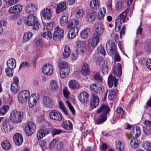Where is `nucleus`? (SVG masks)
<instances>
[{
	"mask_svg": "<svg viewBox=\"0 0 151 151\" xmlns=\"http://www.w3.org/2000/svg\"><path fill=\"white\" fill-rule=\"evenodd\" d=\"M110 111L109 107L105 105H102L96 111L98 114L102 112L101 114L99 115V117L96 120V123L99 124L105 122L107 119V114Z\"/></svg>",
	"mask_w": 151,
	"mask_h": 151,
	"instance_id": "nucleus-1",
	"label": "nucleus"
},
{
	"mask_svg": "<svg viewBox=\"0 0 151 151\" xmlns=\"http://www.w3.org/2000/svg\"><path fill=\"white\" fill-rule=\"evenodd\" d=\"M59 66L60 68V75L62 78L66 77L68 74L70 69L67 63L63 61L60 60L58 62Z\"/></svg>",
	"mask_w": 151,
	"mask_h": 151,
	"instance_id": "nucleus-2",
	"label": "nucleus"
},
{
	"mask_svg": "<svg viewBox=\"0 0 151 151\" xmlns=\"http://www.w3.org/2000/svg\"><path fill=\"white\" fill-rule=\"evenodd\" d=\"M9 119L12 123L18 124L22 122L23 116L21 112L16 110H14L12 111L10 114Z\"/></svg>",
	"mask_w": 151,
	"mask_h": 151,
	"instance_id": "nucleus-3",
	"label": "nucleus"
},
{
	"mask_svg": "<svg viewBox=\"0 0 151 151\" xmlns=\"http://www.w3.org/2000/svg\"><path fill=\"white\" fill-rule=\"evenodd\" d=\"M129 10V9H126L119 15L118 18L116 20L115 22L116 31L117 32L120 29L122 24V20L123 22H124L127 16V13L128 12Z\"/></svg>",
	"mask_w": 151,
	"mask_h": 151,
	"instance_id": "nucleus-4",
	"label": "nucleus"
},
{
	"mask_svg": "<svg viewBox=\"0 0 151 151\" xmlns=\"http://www.w3.org/2000/svg\"><path fill=\"white\" fill-rule=\"evenodd\" d=\"M30 95L29 91L28 90H24L21 91L18 94V99L20 103L27 102Z\"/></svg>",
	"mask_w": 151,
	"mask_h": 151,
	"instance_id": "nucleus-5",
	"label": "nucleus"
},
{
	"mask_svg": "<svg viewBox=\"0 0 151 151\" xmlns=\"http://www.w3.org/2000/svg\"><path fill=\"white\" fill-rule=\"evenodd\" d=\"M54 6L52 5L48 6L43 9L42 12V15L43 18L47 20H50L52 17V8Z\"/></svg>",
	"mask_w": 151,
	"mask_h": 151,
	"instance_id": "nucleus-6",
	"label": "nucleus"
},
{
	"mask_svg": "<svg viewBox=\"0 0 151 151\" xmlns=\"http://www.w3.org/2000/svg\"><path fill=\"white\" fill-rule=\"evenodd\" d=\"M106 48L109 55H113L116 52L115 44L111 40H109L106 42Z\"/></svg>",
	"mask_w": 151,
	"mask_h": 151,
	"instance_id": "nucleus-7",
	"label": "nucleus"
},
{
	"mask_svg": "<svg viewBox=\"0 0 151 151\" xmlns=\"http://www.w3.org/2000/svg\"><path fill=\"white\" fill-rule=\"evenodd\" d=\"M22 7L20 4H17L14 6L10 7L8 11L9 12L10 14H15L14 19L17 18L18 15L22 11Z\"/></svg>",
	"mask_w": 151,
	"mask_h": 151,
	"instance_id": "nucleus-8",
	"label": "nucleus"
},
{
	"mask_svg": "<svg viewBox=\"0 0 151 151\" xmlns=\"http://www.w3.org/2000/svg\"><path fill=\"white\" fill-rule=\"evenodd\" d=\"M35 124L32 122H30L27 123L25 127V132L26 135L30 136L35 132Z\"/></svg>",
	"mask_w": 151,
	"mask_h": 151,
	"instance_id": "nucleus-9",
	"label": "nucleus"
},
{
	"mask_svg": "<svg viewBox=\"0 0 151 151\" xmlns=\"http://www.w3.org/2000/svg\"><path fill=\"white\" fill-rule=\"evenodd\" d=\"M140 134V129L139 127H134L131 131L130 133L131 137L129 135H127V137L129 139H131L130 140L131 142H132V138L135 139L139 137Z\"/></svg>",
	"mask_w": 151,
	"mask_h": 151,
	"instance_id": "nucleus-10",
	"label": "nucleus"
},
{
	"mask_svg": "<svg viewBox=\"0 0 151 151\" xmlns=\"http://www.w3.org/2000/svg\"><path fill=\"white\" fill-rule=\"evenodd\" d=\"M96 17V12L91 9L88 10L86 16V22H91L95 19Z\"/></svg>",
	"mask_w": 151,
	"mask_h": 151,
	"instance_id": "nucleus-11",
	"label": "nucleus"
},
{
	"mask_svg": "<svg viewBox=\"0 0 151 151\" xmlns=\"http://www.w3.org/2000/svg\"><path fill=\"white\" fill-rule=\"evenodd\" d=\"M95 32L93 34H97L99 36L103 33L104 30V25L101 22H98L95 24Z\"/></svg>",
	"mask_w": 151,
	"mask_h": 151,
	"instance_id": "nucleus-12",
	"label": "nucleus"
},
{
	"mask_svg": "<svg viewBox=\"0 0 151 151\" xmlns=\"http://www.w3.org/2000/svg\"><path fill=\"white\" fill-rule=\"evenodd\" d=\"M38 96L35 93L32 94L28 98V105L30 107L36 105L38 100Z\"/></svg>",
	"mask_w": 151,
	"mask_h": 151,
	"instance_id": "nucleus-13",
	"label": "nucleus"
},
{
	"mask_svg": "<svg viewBox=\"0 0 151 151\" xmlns=\"http://www.w3.org/2000/svg\"><path fill=\"white\" fill-rule=\"evenodd\" d=\"M78 97L79 101L82 104H85L89 101V94L86 91L80 93Z\"/></svg>",
	"mask_w": 151,
	"mask_h": 151,
	"instance_id": "nucleus-14",
	"label": "nucleus"
},
{
	"mask_svg": "<svg viewBox=\"0 0 151 151\" xmlns=\"http://www.w3.org/2000/svg\"><path fill=\"white\" fill-rule=\"evenodd\" d=\"M42 100L43 104L46 107L51 108L54 104L53 100L49 96H44Z\"/></svg>",
	"mask_w": 151,
	"mask_h": 151,
	"instance_id": "nucleus-15",
	"label": "nucleus"
},
{
	"mask_svg": "<svg viewBox=\"0 0 151 151\" xmlns=\"http://www.w3.org/2000/svg\"><path fill=\"white\" fill-rule=\"evenodd\" d=\"M91 90L97 94H101L103 91L102 86L98 84H93L90 86Z\"/></svg>",
	"mask_w": 151,
	"mask_h": 151,
	"instance_id": "nucleus-16",
	"label": "nucleus"
},
{
	"mask_svg": "<svg viewBox=\"0 0 151 151\" xmlns=\"http://www.w3.org/2000/svg\"><path fill=\"white\" fill-rule=\"evenodd\" d=\"M42 71L44 74L47 76L51 75L53 71L51 65L50 64H46L43 66Z\"/></svg>",
	"mask_w": 151,
	"mask_h": 151,
	"instance_id": "nucleus-17",
	"label": "nucleus"
},
{
	"mask_svg": "<svg viewBox=\"0 0 151 151\" xmlns=\"http://www.w3.org/2000/svg\"><path fill=\"white\" fill-rule=\"evenodd\" d=\"M49 116L51 119L56 121H61L62 119V115L58 111H51L49 114Z\"/></svg>",
	"mask_w": 151,
	"mask_h": 151,
	"instance_id": "nucleus-18",
	"label": "nucleus"
},
{
	"mask_svg": "<svg viewBox=\"0 0 151 151\" xmlns=\"http://www.w3.org/2000/svg\"><path fill=\"white\" fill-rule=\"evenodd\" d=\"M145 126L143 127V131L146 135L151 134V121L145 120L144 122Z\"/></svg>",
	"mask_w": 151,
	"mask_h": 151,
	"instance_id": "nucleus-19",
	"label": "nucleus"
},
{
	"mask_svg": "<svg viewBox=\"0 0 151 151\" xmlns=\"http://www.w3.org/2000/svg\"><path fill=\"white\" fill-rule=\"evenodd\" d=\"M37 6L35 4L31 3L28 4L26 7V10L28 13H33L37 11Z\"/></svg>",
	"mask_w": 151,
	"mask_h": 151,
	"instance_id": "nucleus-20",
	"label": "nucleus"
},
{
	"mask_svg": "<svg viewBox=\"0 0 151 151\" xmlns=\"http://www.w3.org/2000/svg\"><path fill=\"white\" fill-rule=\"evenodd\" d=\"M118 79H116L115 77H114L111 75H110L108 78V84L110 88H111L113 84H114V86L115 87H117Z\"/></svg>",
	"mask_w": 151,
	"mask_h": 151,
	"instance_id": "nucleus-21",
	"label": "nucleus"
},
{
	"mask_svg": "<svg viewBox=\"0 0 151 151\" xmlns=\"http://www.w3.org/2000/svg\"><path fill=\"white\" fill-rule=\"evenodd\" d=\"M77 49L76 50L78 51L79 52L80 51L83 53H84L85 50V44L83 41L78 40L76 42Z\"/></svg>",
	"mask_w": 151,
	"mask_h": 151,
	"instance_id": "nucleus-22",
	"label": "nucleus"
},
{
	"mask_svg": "<svg viewBox=\"0 0 151 151\" xmlns=\"http://www.w3.org/2000/svg\"><path fill=\"white\" fill-rule=\"evenodd\" d=\"M36 19L35 17L33 15L30 14L25 19V23L28 26H33Z\"/></svg>",
	"mask_w": 151,
	"mask_h": 151,
	"instance_id": "nucleus-23",
	"label": "nucleus"
},
{
	"mask_svg": "<svg viewBox=\"0 0 151 151\" xmlns=\"http://www.w3.org/2000/svg\"><path fill=\"white\" fill-rule=\"evenodd\" d=\"M66 9L65 1L61 2L58 4L56 9L57 14L64 11Z\"/></svg>",
	"mask_w": 151,
	"mask_h": 151,
	"instance_id": "nucleus-24",
	"label": "nucleus"
},
{
	"mask_svg": "<svg viewBox=\"0 0 151 151\" xmlns=\"http://www.w3.org/2000/svg\"><path fill=\"white\" fill-rule=\"evenodd\" d=\"M78 28H74L71 29L69 32L68 34V37L69 39H72L78 35Z\"/></svg>",
	"mask_w": 151,
	"mask_h": 151,
	"instance_id": "nucleus-25",
	"label": "nucleus"
},
{
	"mask_svg": "<svg viewBox=\"0 0 151 151\" xmlns=\"http://www.w3.org/2000/svg\"><path fill=\"white\" fill-rule=\"evenodd\" d=\"M93 100L90 102V107L94 109L97 107L99 103V99L98 97L94 94H93Z\"/></svg>",
	"mask_w": 151,
	"mask_h": 151,
	"instance_id": "nucleus-26",
	"label": "nucleus"
},
{
	"mask_svg": "<svg viewBox=\"0 0 151 151\" xmlns=\"http://www.w3.org/2000/svg\"><path fill=\"white\" fill-rule=\"evenodd\" d=\"M69 87L72 89H78L80 88V85L78 82L75 80H71L68 83Z\"/></svg>",
	"mask_w": 151,
	"mask_h": 151,
	"instance_id": "nucleus-27",
	"label": "nucleus"
},
{
	"mask_svg": "<svg viewBox=\"0 0 151 151\" xmlns=\"http://www.w3.org/2000/svg\"><path fill=\"white\" fill-rule=\"evenodd\" d=\"M97 34H93L91 42V44L92 47L94 48L98 44L100 36H98Z\"/></svg>",
	"mask_w": 151,
	"mask_h": 151,
	"instance_id": "nucleus-28",
	"label": "nucleus"
},
{
	"mask_svg": "<svg viewBox=\"0 0 151 151\" xmlns=\"http://www.w3.org/2000/svg\"><path fill=\"white\" fill-rule=\"evenodd\" d=\"M6 65L9 69L14 70L16 67V62L13 58L9 59L7 61Z\"/></svg>",
	"mask_w": 151,
	"mask_h": 151,
	"instance_id": "nucleus-29",
	"label": "nucleus"
},
{
	"mask_svg": "<svg viewBox=\"0 0 151 151\" xmlns=\"http://www.w3.org/2000/svg\"><path fill=\"white\" fill-rule=\"evenodd\" d=\"M90 7L92 9L97 10L99 8L100 6L99 0H91L90 2Z\"/></svg>",
	"mask_w": 151,
	"mask_h": 151,
	"instance_id": "nucleus-30",
	"label": "nucleus"
},
{
	"mask_svg": "<svg viewBox=\"0 0 151 151\" xmlns=\"http://www.w3.org/2000/svg\"><path fill=\"white\" fill-rule=\"evenodd\" d=\"M79 23L78 20L76 19H73L70 20L68 22L67 27L68 29H72L74 28H78L76 27Z\"/></svg>",
	"mask_w": 151,
	"mask_h": 151,
	"instance_id": "nucleus-31",
	"label": "nucleus"
},
{
	"mask_svg": "<svg viewBox=\"0 0 151 151\" xmlns=\"http://www.w3.org/2000/svg\"><path fill=\"white\" fill-rule=\"evenodd\" d=\"M9 121L8 119H5L3 122L2 131L3 132L6 133L9 131Z\"/></svg>",
	"mask_w": 151,
	"mask_h": 151,
	"instance_id": "nucleus-32",
	"label": "nucleus"
},
{
	"mask_svg": "<svg viewBox=\"0 0 151 151\" xmlns=\"http://www.w3.org/2000/svg\"><path fill=\"white\" fill-rule=\"evenodd\" d=\"M62 126L64 129L69 130L72 128L73 125L70 121L66 120L63 122Z\"/></svg>",
	"mask_w": 151,
	"mask_h": 151,
	"instance_id": "nucleus-33",
	"label": "nucleus"
},
{
	"mask_svg": "<svg viewBox=\"0 0 151 151\" xmlns=\"http://www.w3.org/2000/svg\"><path fill=\"white\" fill-rule=\"evenodd\" d=\"M82 74L85 76L89 75L90 74V71L88 68V65L87 63H84L81 70Z\"/></svg>",
	"mask_w": 151,
	"mask_h": 151,
	"instance_id": "nucleus-34",
	"label": "nucleus"
},
{
	"mask_svg": "<svg viewBox=\"0 0 151 151\" xmlns=\"http://www.w3.org/2000/svg\"><path fill=\"white\" fill-rule=\"evenodd\" d=\"M47 131L46 129H41L40 130L37 134V138L39 140L45 136L46 134H48Z\"/></svg>",
	"mask_w": 151,
	"mask_h": 151,
	"instance_id": "nucleus-35",
	"label": "nucleus"
},
{
	"mask_svg": "<svg viewBox=\"0 0 151 151\" xmlns=\"http://www.w3.org/2000/svg\"><path fill=\"white\" fill-rule=\"evenodd\" d=\"M89 28H86L83 30L81 33V36L82 38L85 39L87 38L90 33Z\"/></svg>",
	"mask_w": 151,
	"mask_h": 151,
	"instance_id": "nucleus-36",
	"label": "nucleus"
},
{
	"mask_svg": "<svg viewBox=\"0 0 151 151\" xmlns=\"http://www.w3.org/2000/svg\"><path fill=\"white\" fill-rule=\"evenodd\" d=\"M51 90L52 91H57L59 88V86L56 81L52 80L50 82Z\"/></svg>",
	"mask_w": 151,
	"mask_h": 151,
	"instance_id": "nucleus-37",
	"label": "nucleus"
},
{
	"mask_svg": "<svg viewBox=\"0 0 151 151\" xmlns=\"http://www.w3.org/2000/svg\"><path fill=\"white\" fill-rule=\"evenodd\" d=\"M117 67L116 69L114 71V73L117 76L120 77L122 73V70L121 66L120 64L118 63L117 64Z\"/></svg>",
	"mask_w": 151,
	"mask_h": 151,
	"instance_id": "nucleus-38",
	"label": "nucleus"
},
{
	"mask_svg": "<svg viewBox=\"0 0 151 151\" xmlns=\"http://www.w3.org/2000/svg\"><path fill=\"white\" fill-rule=\"evenodd\" d=\"M84 12L82 9H78L76 10L75 13L76 17L77 19H81L84 15Z\"/></svg>",
	"mask_w": 151,
	"mask_h": 151,
	"instance_id": "nucleus-39",
	"label": "nucleus"
},
{
	"mask_svg": "<svg viewBox=\"0 0 151 151\" xmlns=\"http://www.w3.org/2000/svg\"><path fill=\"white\" fill-rule=\"evenodd\" d=\"M14 142H23V138L22 135L19 133H16L13 137Z\"/></svg>",
	"mask_w": 151,
	"mask_h": 151,
	"instance_id": "nucleus-40",
	"label": "nucleus"
},
{
	"mask_svg": "<svg viewBox=\"0 0 151 151\" xmlns=\"http://www.w3.org/2000/svg\"><path fill=\"white\" fill-rule=\"evenodd\" d=\"M68 22V18L66 16H63L60 18V24L63 26H65Z\"/></svg>",
	"mask_w": 151,
	"mask_h": 151,
	"instance_id": "nucleus-41",
	"label": "nucleus"
},
{
	"mask_svg": "<svg viewBox=\"0 0 151 151\" xmlns=\"http://www.w3.org/2000/svg\"><path fill=\"white\" fill-rule=\"evenodd\" d=\"M32 36V33L31 32H25L23 37V40L24 42H26L29 40Z\"/></svg>",
	"mask_w": 151,
	"mask_h": 151,
	"instance_id": "nucleus-42",
	"label": "nucleus"
},
{
	"mask_svg": "<svg viewBox=\"0 0 151 151\" xmlns=\"http://www.w3.org/2000/svg\"><path fill=\"white\" fill-rule=\"evenodd\" d=\"M115 9L117 11H121L123 9V3L121 1H117L115 4Z\"/></svg>",
	"mask_w": 151,
	"mask_h": 151,
	"instance_id": "nucleus-43",
	"label": "nucleus"
},
{
	"mask_svg": "<svg viewBox=\"0 0 151 151\" xmlns=\"http://www.w3.org/2000/svg\"><path fill=\"white\" fill-rule=\"evenodd\" d=\"M70 52V49L68 46H66L64 48V52L63 53V58H68Z\"/></svg>",
	"mask_w": 151,
	"mask_h": 151,
	"instance_id": "nucleus-44",
	"label": "nucleus"
},
{
	"mask_svg": "<svg viewBox=\"0 0 151 151\" xmlns=\"http://www.w3.org/2000/svg\"><path fill=\"white\" fill-rule=\"evenodd\" d=\"M145 49L147 51H151V39L147 40L145 44Z\"/></svg>",
	"mask_w": 151,
	"mask_h": 151,
	"instance_id": "nucleus-45",
	"label": "nucleus"
},
{
	"mask_svg": "<svg viewBox=\"0 0 151 151\" xmlns=\"http://www.w3.org/2000/svg\"><path fill=\"white\" fill-rule=\"evenodd\" d=\"M106 12V9L104 7L99 10L98 14V19H99L102 20L103 19L105 16Z\"/></svg>",
	"mask_w": 151,
	"mask_h": 151,
	"instance_id": "nucleus-46",
	"label": "nucleus"
},
{
	"mask_svg": "<svg viewBox=\"0 0 151 151\" xmlns=\"http://www.w3.org/2000/svg\"><path fill=\"white\" fill-rule=\"evenodd\" d=\"M116 93L114 91H111L109 93L108 98L109 100H114L116 99Z\"/></svg>",
	"mask_w": 151,
	"mask_h": 151,
	"instance_id": "nucleus-47",
	"label": "nucleus"
},
{
	"mask_svg": "<svg viewBox=\"0 0 151 151\" xmlns=\"http://www.w3.org/2000/svg\"><path fill=\"white\" fill-rule=\"evenodd\" d=\"M59 106L60 108L62 109L64 113L66 115L68 114V112L66 110L64 104L61 101L59 102Z\"/></svg>",
	"mask_w": 151,
	"mask_h": 151,
	"instance_id": "nucleus-48",
	"label": "nucleus"
},
{
	"mask_svg": "<svg viewBox=\"0 0 151 151\" xmlns=\"http://www.w3.org/2000/svg\"><path fill=\"white\" fill-rule=\"evenodd\" d=\"M9 109V107L8 106H2L0 109V114H1L2 115H4L8 110Z\"/></svg>",
	"mask_w": 151,
	"mask_h": 151,
	"instance_id": "nucleus-49",
	"label": "nucleus"
},
{
	"mask_svg": "<svg viewBox=\"0 0 151 151\" xmlns=\"http://www.w3.org/2000/svg\"><path fill=\"white\" fill-rule=\"evenodd\" d=\"M18 89L17 84L12 83L11 87V91L14 93H15L17 92Z\"/></svg>",
	"mask_w": 151,
	"mask_h": 151,
	"instance_id": "nucleus-50",
	"label": "nucleus"
},
{
	"mask_svg": "<svg viewBox=\"0 0 151 151\" xmlns=\"http://www.w3.org/2000/svg\"><path fill=\"white\" fill-rule=\"evenodd\" d=\"M42 36L48 40H50L51 39L52 35L51 32L50 31H47L43 33Z\"/></svg>",
	"mask_w": 151,
	"mask_h": 151,
	"instance_id": "nucleus-51",
	"label": "nucleus"
},
{
	"mask_svg": "<svg viewBox=\"0 0 151 151\" xmlns=\"http://www.w3.org/2000/svg\"><path fill=\"white\" fill-rule=\"evenodd\" d=\"M1 146L4 149L8 150L10 148L11 144L10 142H2Z\"/></svg>",
	"mask_w": 151,
	"mask_h": 151,
	"instance_id": "nucleus-52",
	"label": "nucleus"
},
{
	"mask_svg": "<svg viewBox=\"0 0 151 151\" xmlns=\"http://www.w3.org/2000/svg\"><path fill=\"white\" fill-rule=\"evenodd\" d=\"M116 149L120 151H122L124 148V145L122 142H116Z\"/></svg>",
	"mask_w": 151,
	"mask_h": 151,
	"instance_id": "nucleus-53",
	"label": "nucleus"
},
{
	"mask_svg": "<svg viewBox=\"0 0 151 151\" xmlns=\"http://www.w3.org/2000/svg\"><path fill=\"white\" fill-rule=\"evenodd\" d=\"M78 54L79 52L78 51L75 50L70 56L71 59L73 60H76L78 57Z\"/></svg>",
	"mask_w": 151,
	"mask_h": 151,
	"instance_id": "nucleus-54",
	"label": "nucleus"
},
{
	"mask_svg": "<svg viewBox=\"0 0 151 151\" xmlns=\"http://www.w3.org/2000/svg\"><path fill=\"white\" fill-rule=\"evenodd\" d=\"M61 34L59 35L54 32L53 35V38L54 40L55 41H59L63 37V36H61Z\"/></svg>",
	"mask_w": 151,
	"mask_h": 151,
	"instance_id": "nucleus-55",
	"label": "nucleus"
},
{
	"mask_svg": "<svg viewBox=\"0 0 151 151\" xmlns=\"http://www.w3.org/2000/svg\"><path fill=\"white\" fill-rule=\"evenodd\" d=\"M102 71L104 74H107L108 72V67L106 63H104L102 65Z\"/></svg>",
	"mask_w": 151,
	"mask_h": 151,
	"instance_id": "nucleus-56",
	"label": "nucleus"
},
{
	"mask_svg": "<svg viewBox=\"0 0 151 151\" xmlns=\"http://www.w3.org/2000/svg\"><path fill=\"white\" fill-rule=\"evenodd\" d=\"M54 32L56 34H58L59 35L61 34V36L63 37L64 32L63 29H60L58 26H57L56 27L55 29V31Z\"/></svg>",
	"mask_w": 151,
	"mask_h": 151,
	"instance_id": "nucleus-57",
	"label": "nucleus"
},
{
	"mask_svg": "<svg viewBox=\"0 0 151 151\" xmlns=\"http://www.w3.org/2000/svg\"><path fill=\"white\" fill-rule=\"evenodd\" d=\"M5 72L6 75L9 77H12L13 76V70L9 69L8 68H6Z\"/></svg>",
	"mask_w": 151,
	"mask_h": 151,
	"instance_id": "nucleus-58",
	"label": "nucleus"
},
{
	"mask_svg": "<svg viewBox=\"0 0 151 151\" xmlns=\"http://www.w3.org/2000/svg\"><path fill=\"white\" fill-rule=\"evenodd\" d=\"M33 25V29L35 30H37L39 28L40 24L39 22L36 19Z\"/></svg>",
	"mask_w": 151,
	"mask_h": 151,
	"instance_id": "nucleus-59",
	"label": "nucleus"
},
{
	"mask_svg": "<svg viewBox=\"0 0 151 151\" xmlns=\"http://www.w3.org/2000/svg\"><path fill=\"white\" fill-rule=\"evenodd\" d=\"M143 145L145 149L147 150H151V143L150 142H145Z\"/></svg>",
	"mask_w": 151,
	"mask_h": 151,
	"instance_id": "nucleus-60",
	"label": "nucleus"
},
{
	"mask_svg": "<svg viewBox=\"0 0 151 151\" xmlns=\"http://www.w3.org/2000/svg\"><path fill=\"white\" fill-rule=\"evenodd\" d=\"M94 79L98 82H102V79L99 73L96 74L94 77Z\"/></svg>",
	"mask_w": 151,
	"mask_h": 151,
	"instance_id": "nucleus-61",
	"label": "nucleus"
},
{
	"mask_svg": "<svg viewBox=\"0 0 151 151\" xmlns=\"http://www.w3.org/2000/svg\"><path fill=\"white\" fill-rule=\"evenodd\" d=\"M130 145L132 149H137L139 146V144L137 142H130Z\"/></svg>",
	"mask_w": 151,
	"mask_h": 151,
	"instance_id": "nucleus-62",
	"label": "nucleus"
},
{
	"mask_svg": "<svg viewBox=\"0 0 151 151\" xmlns=\"http://www.w3.org/2000/svg\"><path fill=\"white\" fill-rule=\"evenodd\" d=\"M29 66V63L27 62H24L21 64L19 67V69H21L22 68H27Z\"/></svg>",
	"mask_w": 151,
	"mask_h": 151,
	"instance_id": "nucleus-63",
	"label": "nucleus"
},
{
	"mask_svg": "<svg viewBox=\"0 0 151 151\" xmlns=\"http://www.w3.org/2000/svg\"><path fill=\"white\" fill-rule=\"evenodd\" d=\"M63 142H58L57 144V149L58 151H61L63 150Z\"/></svg>",
	"mask_w": 151,
	"mask_h": 151,
	"instance_id": "nucleus-64",
	"label": "nucleus"
}]
</instances>
